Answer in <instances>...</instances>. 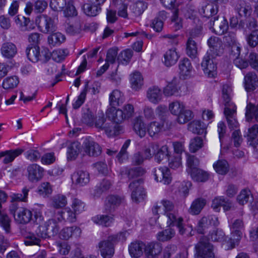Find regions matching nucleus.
<instances>
[{"label": "nucleus", "mask_w": 258, "mask_h": 258, "mask_svg": "<svg viewBox=\"0 0 258 258\" xmlns=\"http://www.w3.org/2000/svg\"><path fill=\"white\" fill-rule=\"evenodd\" d=\"M195 258H215L214 245L206 236H202L195 245Z\"/></svg>", "instance_id": "1"}, {"label": "nucleus", "mask_w": 258, "mask_h": 258, "mask_svg": "<svg viewBox=\"0 0 258 258\" xmlns=\"http://www.w3.org/2000/svg\"><path fill=\"white\" fill-rule=\"evenodd\" d=\"M9 210L15 220L20 224H26L32 220V212L29 209L19 206L17 203L11 204Z\"/></svg>", "instance_id": "2"}, {"label": "nucleus", "mask_w": 258, "mask_h": 258, "mask_svg": "<svg viewBox=\"0 0 258 258\" xmlns=\"http://www.w3.org/2000/svg\"><path fill=\"white\" fill-rule=\"evenodd\" d=\"M211 51H207L201 62V67L204 73L209 78L214 77L216 75L217 66L214 59L217 56L210 54Z\"/></svg>", "instance_id": "3"}, {"label": "nucleus", "mask_w": 258, "mask_h": 258, "mask_svg": "<svg viewBox=\"0 0 258 258\" xmlns=\"http://www.w3.org/2000/svg\"><path fill=\"white\" fill-rule=\"evenodd\" d=\"M143 182V179L141 178L133 181L128 185V188L132 191V199L136 203L143 201L146 197L145 190L141 185Z\"/></svg>", "instance_id": "4"}, {"label": "nucleus", "mask_w": 258, "mask_h": 258, "mask_svg": "<svg viewBox=\"0 0 258 258\" xmlns=\"http://www.w3.org/2000/svg\"><path fill=\"white\" fill-rule=\"evenodd\" d=\"M41 232V236L44 237L45 239L55 236L60 229V227L55 219L48 220L44 225H40L39 226Z\"/></svg>", "instance_id": "5"}, {"label": "nucleus", "mask_w": 258, "mask_h": 258, "mask_svg": "<svg viewBox=\"0 0 258 258\" xmlns=\"http://www.w3.org/2000/svg\"><path fill=\"white\" fill-rule=\"evenodd\" d=\"M36 22L40 30L43 33H48L56 30L54 20L46 15L37 17Z\"/></svg>", "instance_id": "6"}, {"label": "nucleus", "mask_w": 258, "mask_h": 258, "mask_svg": "<svg viewBox=\"0 0 258 258\" xmlns=\"http://www.w3.org/2000/svg\"><path fill=\"white\" fill-rule=\"evenodd\" d=\"M218 219L215 216H205L201 218L197 227V230L200 234H204L208 229L212 226H217L219 225Z\"/></svg>", "instance_id": "7"}, {"label": "nucleus", "mask_w": 258, "mask_h": 258, "mask_svg": "<svg viewBox=\"0 0 258 258\" xmlns=\"http://www.w3.org/2000/svg\"><path fill=\"white\" fill-rule=\"evenodd\" d=\"M115 242L109 239V236L106 240L101 241L98 247L101 256L103 258H111L114 253Z\"/></svg>", "instance_id": "8"}, {"label": "nucleus", "mask_w": 258, "mask_h": 258, "mask_svg": "<svg viewBox=\"0 0 258 258\" xmlns=\"http://www.w3.org/2000/svg\"><path fill=\"white\" fill-rule=\"evenodd\" d=\"M219 16L213 17V20L210 21V29L217 35H221L227 32L228 29L227 20L223 17L220 21L218 20Z\"/></svg>", "instance_id": "9"}, {"label": "nucleus", "mask_w": 258, "mask_h": 258, "mask_svg": "<svg viewBox=\"0 0 258 258\" xmlns=\"http://www.w3.org/2000/svg\"><path fill=\"white\" fill-rule=\"evenodd\" d=\"M224 113L229 127L231 129L238 127L239 123L236 118V107L235 105L232 104L229 107H225Z\"/></svg>", "instance_id": "10"}, {"label": "nucleus", "mask_w": 258, "mask_h": 258, "mask_svg": "<svg viewBox=\"0 0 258 258\" xmlns=\"http://www.w3.org/2000/svg\"><path fill=\"white\" fill-rule=\"evenodd\" d=\"M233 7L239 18L249 17L251 13V8L249 4L243 0H235L233 3Z\"/></svg>", "instance_id": "11"}, {"label": "nucleus", "mask_w": 258, "mask_h": 258, "mask_svg": "<svg viewBox=\"0 0 258 258\" xmlns=\"http://www.w3.org/2000/svg\"><path fill=\"white\" fill-rule=\"evenodd\" d=\"M22 234L25 238L24 243L26 245H39L41 239H45L44 237L41 236L42 233L38 226L34 233L26 231L25 233L22 232Z\"/></svg>", "instance_id": "12"}, {"label": "nucleus", "mask_w": 258, "mask_h": 258, "mask_svg": "<svg viewBox=\"0 0 258 258\" xmlns=\"http://www.w3.org/2000/svg\"><path fill=\"white\" fill-rule=\"evenodd\" d=\"M84 151L89 156L97 157L102 152L99 145L92 140L86 139L83 144Z\"/></svg>", "instance_id": "13"}, {"label": "nucleus", "mask_w": 258, "mask_h": 258, "mask_svg": "<svg viewBox=\"0 0 258 258\" xmlns=\"http://www.w3.org/2000/svg\"><path fill=\"white\" fill-rule=\"evenodd\" d=\"M27 170L28 179L31 181H38L43 176V169L36 164H30L27 167Z\"/></svg>", "instance_id": "14"}, {"label": "nucleus", "mask_w": 258, "mask_h": 258, "mask_svg": "<svg viewBox=\"0 0 258 258\" xmlns=\"http://www.w3.org/2000/svg\"><path fill=\"white\" fill-rule=\"evenodd\" d=\"M162 250V244L158 242H151L145 245V254L148 258H154Z\"/></svg>", "instance_id": "15"}, {"label": "nucleus", "mask_w": 258, "mask_h": 258, "mask_svg": "<svg viewBox=\"0 0 258 258\" xmlns=\"http://www.w3.org/2000/svg\"><path fill=\"white\" fill-rule=\"evenodd\" d=\"M170 170L166 167H160L154 171L155 179L157 181L162 182L164 184H169L171 181Z\"/></svg>", "instance_id": "16"}, {"label": "nucleus", "mask_w": 258, "mask_h": 258, "mask_svg": "<svg viewBox=\"0 0 258 258\" xmlns=\"http://www.w3.org/2000/svg\"><path fill=\"white\" fill-rule=\"evenodd\" d=\"M232 236L236 241L239 240L242 235V231L244 228V224L242 218L237 219L230 225Z\"/></svg>", "instance_id": "17"}, {"label": "nucleus", "mask_w": 258, "mask_h": 258, "mask_svg": "<svg viewBox=\"0 0 258 258\" xmlns=\"http://www.w3.org/2000/svg\"><path fill=\"white\" fill-rule=\"evenodd\" d=\"M124 201V197L117 195H110L107 197L105 202L106 210L112 212Z\"/></svg>", "instance_id": "18"}, {"label": "nucleus", "mask_w": 258, "mask_h": 258, "mask_svg": "<svg viewBox=\"0 0 258 258\" xmlns=\"http://www.w3.org/2000/svg\"><path fill=\"white\" fill-rule=\"evenodd\" d=\"M245 90L247 92L254 90L258 87V77L254 72H248L244 78Z\"/></svg>", "instance_id": "19"}, {"label": "nucleus", "mask_w": 258, "mask_h": 258, "mask_svg": "<svg viewBox=\"0 0 258 258\" xmlns=\"http://www.w3.org/2000/svg\"><path fill=\"white\" fill-rule=\"evenodd\" d=\"M146 97L148 100L153 104H157L162 99L161 90L157 86H152L147 91Z\"/></svg>", "instance_id": "20"}, {"label": "nucleus", "mask_w": 258, "mask_h": 258, "mask_svg": "<svg viewBox=\"0 0 258 258\" xmlns=\"http://www.w3.org/2000/svg\"><path fill=\"white\" fill-rule=\"evenodd\" d=\"M208 44L210 49L207 51H211L210 54L215 56L220 55L222 52V42L217 37H211L208 40Z\"/></svg>", "instance_id": "21"}, {"label": "nucleus", "mask_w": 258, "mask_h": 258, "mask_svg": "<svg viewBox=\"0 0 258 258\" xmlns=\"http://www.w3.org/2000/svg\"><path fill=\"white\" fill-rule=\"evenodd\" d=\"M2 55L8 59L13 58L17 53V48L15 44L10 42L4 43L1 49Z\"/></svg>", "instance_id": "22"}, {"label": "nucleus", "mask_w": 258, "mask_h": 258, "mask_svg": "<svg viewBox=\"0 0 258 258\" xmlns=\"http://www.w3.org/2000/svg\"><path fill=\"white\" fill-rule=\"evenodd\" d=\"M179 55L175 48L167 50L164 54L163 62L166 67L174 65L177 61Z\"/></svg>", "instance_id": "23"}, {"label": "nucleus", "mask_w": 258, "mask_h": 258, "mask_svg": "<svg viewBox=\"0 0 258 258\" xmlns=\"http://www.w3.org/2000/svg\"><path fill=\"white\" fill-rule=\"evenodd\" d=\"M145 173L146 170L141 167L133 168L125 167L120 172L121 175H126L129 179H132L142 176Z\"/></svg>", "instance_id": "24"}, {"label": "nucleus", "mask_w": 258, "mask_h": 258, "mask_svg": "<svg viewBox=\"0 0 258 258\" xmlns=\"http://www.w3.org/2000/svg\"><path fill=\"white\" fill-rule=\"evenodd\" d=\"M23 152L24 150L20 148L7 150L0 153V158L4 157L3 163L8 164L13 161L15 158L20 155Z\"/></svg>", "instance_id": "25"}, {"label": "nucleus", "mask_w": 258, "mask_h": 258, "mask_svg": "<svg viewBox=\"0 0 258 258\" xmlns=\"http://www.w3.org/2000/svg\"><path fill=\"white\" fill-rule=\"evenodd\" d=\"M122 113V109H116L115 107L108 108L106 112L107 117L118 124L125 120Z\"/></svg>", "instance_id": "26"}, {"label": "nucleus", "mask_w": 258, "mask_h": 258, "mask_svg": "<svg viewBox=\"0 0 258 258\" xmlns=\"http://www.w3.org/2000/svg\"><path fill=\"white\" fill-rule=\"evenodd\" d=\"M81 230L77 226H72L63 228L59 233V237L64 240H68L73 236H79Z\"/></svg>", "instance_id": "27"}, {"label": "nucleus", "mask_w": 258, "mask_h": 258, "mask_svg": "<svg viewBox=\"0 0 258 258\" xmlns=\"http://www.w3.org/2000/svg\"><path fill=\"white\" fill-rule=\"evenodd\" d=\"M207 201L205 199L203 198H199L195 199L190 206L188 210L190 214L197 215L199 214L204 207L206 205Z\"/></svg>", "instance_id": "28"}, {"label": "nucleus", "mask_w": 258, "mask_h": 258, "mask_svg": "<svg viewBox=\"0 0 258 258\" xmlns=\"http://www.w3.org/2000/svg\"><path fill=\"white\" fill-rule=\"evenodd\" d=\"M72 180L75 182L76 184L83 186L89 182V174L83 170L78 171L73 175Z\"/></svg>", "instance_id": "29"}, {"label": "nucleus", "mask_w": 258, "mask_h": 258, "mask_svg": "<svg viewBox=\"0 0 258 258\" xmlns=\"http://www.w3.org/2000/svg\"><path fill=\"white\" fill-rule=\"evenodd\" d=\"M188 130L194 134L205 136L206 126L199 120H194L188 125Z\"/></svg>", "instance_id": "30"}, {"label": "nucleus", "mask_w": 258, "mask_h": 258, "mask_svg": "<svg viewBox=\"0 0 258 258\" xmlns=\"http://www.w3.org/2000/svg\"><path fill=\"white\" fill-rule=\"evenodd\" d=\"M218 12V6L217 4H208L203 7L201 13L203 16L208 18H211L213 20V17L217 16L216 15Z\"/></svg>", "instance_id": "31"}, {"label": "nucleus", "mask_w": 258, "mask_h": 258, "mask_svg": "<svg viewBox=\"0 0 258 258\" xmlns=\"http://www.w3.org/2000/svg\"><path fill=\"white\" fill-rule=\"evenodd\" d=\"M145 244L142 241L132 243L128 247L129 252L131 256L138 257L142 255L143 252V249H145Z\"/></svg>", "instance_id": "32"}, {"label": "nucleus", "mask_w": 258, "mask_h": 258, "mask_svg": "<svg viewBox=\"0 0 258 258\" xmlns=\"http://www.w3.org/2000/svg\"><path fill=\"white\" fill-rule=\"evenodd\" d=\"M133 128L136 133L141 138L144 137L146 134V127L141 116L136 117L133 121Z\"/></svg>", "instance_id": "33"}, {"label": "nucleus", "mask_w": 258, "mask_h": 258, "mask_svg": "<svg viewBox=\"0 0 258 258\" xmlns=\"http://www.w3.org/2000/svg\"><path fill=\"white\" fill-rule=\"evenodd\" d=\"M123 101L124 96L122 93L118 90H113L109 95V104L111 107L119 106Z\"/></svg>", "instance_id": "34"}, {"label": "nucleus", "mask_w": 258, "mask_h": 258, "mask_svg": "<svg viewBox=\"0 0 258 258\" xmlns=\"http://www.w3.org/2000/svg\"><path fill=\"white\" fill-rule=\"evenodd\" d=\"M183 13L184 17L186 19L192 20L194 23L199 22V19L196 16L197 12L195 7L192 4L189 3L187 4L183 9Z\"/></svg>", "instance_id": "35"}, {"label": "nucleus", "mask_w": 258, "mask_h": 258, "mask_svg": "<svg viewBox=\"0 0 258 258\" xmlns=\"http://www.w3.org/2000/svg\"><path fill=\"white\" fill-rule=\"evenodd\" d=\"M81 145L78 142L72 143L68 147L67 155L69 160H75L81 151Z\"/></svg>", "instance_id": "36"}, {"label": "nucleus", "mask_w": 258, "mask_h": 258, "mask_svg": "<svg viewBox=\"0 0 258 258\" xmlns=\"http://www.w3.org/2000/svg\"><path fill=\"white\" fill-rule=\"evenodd\" d=\"M180 87L176 79H173L163 90V93L166 96L177 95L178 94Z\"/></svg>", "instance_id": "37"}, {"label": "nucleus", "mask_w": 258, "mask_h": 258, "mask_svg": "<svg viewBox=\"0 0 258 258\" xmlns=\"http://www.w3.org/2000/svg\"><path fill=\"white\" fill-rule=\"evenodd\" d=\"M82 9L86 15L90 17H95L99 14L101 8L99 6L92 4L89 2V3L84 4L82 6Z\"/></svg>", "instance_id": "38"}, {"label": "nucleus", "mask_w": 258, "mask_h": 258, "mask_svg": "<svg viewBox=\"0 0 258 258\" xmlns=\"http://www.w3.org/2000/svg\"><path fill=\"white\" fill-rule=\"evenodd\" d=\"M109 122H106L104 114L101 112L98 113V116L96 117L95 120H94V125L95 127L99 131H104V132L109 133L108 130V125Z\"/></svg>", "instance_id": "39"}, {"label": "nucleus", "mask_w": 258, "mask_h": 258, "mask_svg": "<svg viewBox=\"0 0 258 258\" xmlns=\"http://www.w3.org/2000/svg\"><path fill=\"white\" fill-rule=\"evenodd\" d=\"M76 214L70 208H66L59 213V216L57 217L59 221L62 220L69 222H73L76 220Z\"/></svg>", "instance_id": "40"}, {"label": "nucleus", "mask_w": 258, "mask_h": 258, "mask_svg": "<svg viewBox=\"0 0 258 258\" xmlns=\"http://www.w3.org/2000/svg\"><path fill=\"white\" fill-rule=\"evenodd\" d=\"M167 217V223L169 226H177L183 222V219L179 216L178 213L175 211L172 212L167 213L165 215Z\"/></svg>", "instance_id": "41"}, {"label": "nucleus", "mask_w": 258, "mask_h": 258, "mask_svg": "<svg viewBox=\"0 0 258 258\" xmlns=\"http://www.w3.org/2000/svg\"><path fill=\"white\" fill-rule=\"evenodd\" d=\"M164 123L161 121H154L151 122L147 126V131L151 137L158 134L163 128Z\"/></svg>", "instance_id": "42"}, {"label": "nucleus", "mask_w": 258, "mask_h": 258, "mask_svg": "<svg viewBox=\"0 0 258 258\" xmlns=\"http://www.w3.org/2000/svg\"><path fill=\"white\" fill-rule=\"evenodd\" d=\"M189 173L190 174L192 178L198 182H205L209 178V174L200 169L195 168L192 171H190Z\"/></svg>", "instance_id": "43"}, {"label": "nucleus", "mask_w": 258, "mask_h": 258, "mask_svg": "<svg viewBox=\"0 0 258 258\" xmlns=\"http://www.w3.org/2000/svg\"><path fill=\"white\" fill-rule=\"evenodd\" d=\"M148 3L143 1H139L131 6L132 13L135 16H141L148 8Z\"/></svg>", "instance_id": "44"}, {"label": "nucleus", "mask_w": 258, "mask_h": 258, "mask_svg": "<svg viewBox=\"0 0 258 258\" xmlns=\"http://www.w3.org/2000/svg\"><path fill=\"white\" fill-rule=\"evenodd\" d=\"M180 74L183 76H188L192 70V66L190 60L187 58H183L179 63Z\"/></svg>", "instance_id": "45"}, {"label": "nucleus", "mask_w": 258, "mask_h": 258, "mask_svg": "<svg viewBox=\"0 0 258 258\" xmlns=\"http://www.w3.org/2000/svg\"><path fill=\"white\" fill-rule=\"evenodd\" d=\"M232 88L231 86L228 84L223 85L222 90V98L225 105V107H229L232 104H234L231 102V94Z\"/></svg>", "instance_id": "46"}, {"label": "nucleus", "mask_w": 258, "mask_h": 258, "mask_svg": "<svg viewBox=\"0 0 258 258\" xmlns=\"http://www.w3.org/2000/svg\"><path fill=\"white\" fill-rule=\"evenodd\" d=\"M186 52L187 55L191 58H195L197 56V44L193 39H187L186 43Z\"/></svg>", "instance_id": "47"}, {"label": "nucleus", "mask_w": 258, "mask_h": 258, "mask_svg": "<svg viewBox=\"0 0 258 258\" xmlns=\"http://www.w3.org/2000/svg\"><path fill=\"white\" fill-rule=\"evenodd\" d=\"M251 200L252 196L250 190L248 188L242 189L237 197V201L240 205H244Z\"/></svg>", "instance_id": "48"}, {"label": "nucleus", "mask_w": 258, "mask_h": 258, "mask_svg": "<svg viewBox=\"0 0 258 258\" xmlns=\"http://www.w3.org/2000/svg\"><path fill=\"white\" fill-rule=\"evenodd\" d=\"M28 58L33 62H36L39 60V47L38 46H29L26 50Z\"/></svg>", "instance_id": "49"}, {"label": "nucleus", "mask_w": 258, "mask_h": 258, "mask_svg": "<svg viewBox=\"0 0 258 258\" xmlns=\"http://www.w3.org/2000/svg\"><path fill=\"white\" fill-rule=\"evenodd\" d=\"M64 40L65 36L59 32L53 33L48 37V42L52 46L60 44Z\"/></svg>", "instance_id": "50"}, {"label": "nucleus", "mask_w": 258, "mask_h": 258, "mask_svg": "<svg viewBox=\"0 0 258 258\" xmlns=\"http://www.w3.org/2000/svg\"><path fill=\"white\" fill-rule=\"evenodd\" d=\"M254 116L255 120L258 121V104L256 106L251 103L248 104L246 106L245 117L247 121H249Z\"/></svg>", "instance_id": "51"}, {"label": "nucleus", "mask_w": 258, "mask_h": 258, "mask_svg": "<svg viewBox=\"0 0 258 258\" xmlns=\"http://www.w3.org/2000/svg\"><path fill=\"white\" fill-rule=\"evenodd\" d=\"M29 189L25 187L22 189V194H13L10 196L12 204L16 203L15 202H24L27 201V197Z\"/></svg>", "instance_id": "52"}, {"label": "nucleus", "mask_w": 258, "mask_h": 258, "mask_svg": "<svg viewBox=\"0 0 258 258\" xmlns=\"http://www.w3.org/2000/svg\"><path fill=\"white\" fill-rule=\"evenodd\" d=\"M131 83L132 88L135 90L141 88L143 84V79L139 72L133 74L131 78Z\"/></svg>", "instance_id": "53"}, {"label": "nucleus", "mask_w": 258, "mask_h": 258, "mask_svg": "<svg viewBox=\"0 0 258 258\" xmlns=\"http://www.w3.org/2000/svg\"><path fill=\"white\" fill-rule=\"evenodd\" d=\"M93 221L103 226L108 227L113 221V218L108 215H98L93 218Z\"/></svg>", "instance_id": "54"}, {"label": "nucleus", "mask_w": 258, "mask_h": 258, "mask_svg": "<svg viewBox=\"0 0 258 258\" xmlns=\"http://www.w3.org/2000/svg\"><path fill=\"white\" fill-rule=\"evenodd\" d=\"M157 152L154 154L155 160L160 163L165 159H169V151L168 147L166 145L162 146L160 149H158Z\"/></svg>", "instance_id": "55"}, {"label": "nucleus", "mask_w": 258, "mask_h": 258, "mask_svg": "<svg viewBox=\"0 0 258 258\" xmlns=\"http://www.w3.org/2000/svg\"><path fill=\"white\" fill-rule=\"evenodd\" d=\"M196 26L191 29L189 32V37L188 39H193L200 38L203 34L202 23L201 21L197 22Z\"/></svg>", "instance_id": "56"}, {"label": "nucleus", "mask_w": 258, "mask_h": 258, "mask_svg": "<svg viewBox=\"0 0 258 258\" xmlns=\"http://www.w3.org/2000/svg\"><path fill=\"white\" fill-rule=\"evenodd\" d=\"M15 22L22 31H27L30 29V28L28 27V25L30 23L29 18L18 15L15 18Z\"/></svg>", "instance_id": "57"}, {"label": "nucleus", "mask_w": 258, "mask_h": 258, "mask_svg": "<svg viewBox=\"0 0 258 258\" xmlns=\"http://www.w3.org/2000/svg\"><path fill=\"white\" fill-rule=\"evenodd\" d=\"M175 231L171 228H168L161 232H159L157 235V238L158 240L161 241H165L170 240L175 235Z\"/></svg>", "instance_id": "58"}, {"label": "nucleus", "mask_w": 258, "mask_h": 258, "mask_svg": "<svg viewBox=\"0 0 258 258\" xmlns=\"http://www.w3.org/2000/svg\"><path fill=\"white\" fill-rule=\"evenodd\" d=\"M213 167L217 173L222 175L226 174L229 170L228 162L225 160L218 161Z\"/></svg>", "instance_id": "59"}, {"label": "nucleus", "mask_w": 258, "mask_h": 258, "mask_svg": "<svg viewBox=\"0 0 258 258\" xmlns=\"http://www.w3.org/2000/svg\"><path fill=\"white\" fill-rule=\"evenodd\" d=\"M19 83V78L16 76L7 77L3 81V87L5 89H13L17 87Z\"/></svg>", "instance_id": "60"}, {"label": "nucleus", "mask_w": 258, "mask_h": 258, "mask_svg": "<svg viewBox=\"0 0 258 258\" xmlns=\"http://www.w3.org/2000/svg\"><path fill=\"white\" fill-rule=\"evenodd\" d=\"M107 127H108L107 129L109 133H105L108 137L117 136L122 132V127L121 125L116 123L114 124L111 122H109Z\"/></svg>", "instance_id": "61"}, {"label": "nucleus", "mask_w": 258, "mask_h": 258, "mask_svg": "<svg viewBox=\"0 0 258 258\" xmlns=\"http://www.w3.org/2000/svg\"><path fill=\"white\" fill-rule=\"evenodd\" d=\"M67 203V198L63 195H57L54 196L52 199V205L56 209L64 207Z\"/></svg>", "instance_id": "62"}, {"label": "nucleus", "mask_w": 258, "mask_h": 258, "mask_svg": "<svg viewBox=\"0 0 258 258\" xmlns=\"http://www.w3.org/2000/svg\"><path fill=\"white\" fill-rule=\"evenodd\" d=\"M193 113L190 110H184L178 115L177 121L180 124H184L193 118Z\"/></svg>", "instance_id": "63"}, {"label": "nucleus", "mask_w": 258, "mask_h": 258, "mask_svg": "<svg viewBox=\"0 0 258 258\" xmlns=\"http://www.w3.org/2000/svg\"><path fill=\"white\" fill-rule=\"evenodd\" d=\"M68 53L69 50L67 49H59L53 51L51 53V56L54 61L60 62L64 59Z\"/></svg>", "instance_id": "64"}]
</instances>
